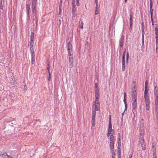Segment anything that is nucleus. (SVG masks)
<instances>
[{
  "instance_id": "obj_48",
  "label": "nucleus",
  "mask_w": 158,
  "mask_h": 158,
  "mask_svg": "<svg viewBox=\"0 0 158 158\" xmlns=\"http://www.w3.org/2000/svg\"><path fill=\"white\" fill-rule=\"evenodd\" d=\"M62 1L61 0L60 1L59 5V8H62Z\"/></svg>"
},
{
  "instance_id": "obj_19",
  "label": "nucleus",
  "mask_w": 158,
  "mask_h": 158,
  "mask_svg": "<svg viewBox=\"0 0 158 158\" xmlns=\"http://www.w3.org/2000/svg\"><path fill=\"white\" fill-rule=\"evenodd\" d=\"M30 5L28 4H26V9L27 12L30 11Z\"/></svg>"
},
{
  "instance_id": "obj_40",
  "label": "nucleus",
  "mask_w": 158,
  "mask_h": 158,
  "mask_svg": "<svg viewBox=\"0 0 158 158\" xmlns=\"http://www.w3.org/2000/svg\"><path fill=\"white\" fill-rule=\"evenodd\" d=\"M30 52H34L33 46H30Z\"/></svg>"
},
{
  "instance_id": "obj_60",
  "label": "nucleus",
  "mask_w": 158,
  "mask_h": 158,
  "mask_svg": "<svg viewBox=\"0 0 158 158\" xmlns=\"http://www.w3.org/2000/svg\"><path fill=\"white\" fill-rule=\"evenodd\" d=\"M158 49V43H156V51Z\"/></svg>"
},
{
  "instance_id": "obj_58",
  "label": "nucleus",
  "mask_w": 158,
  "mask_h": 158,
  "mask_svg": "<svg viewBox=\"0 0 158 158\" xmlns=\"http://www.w3.org/2000/svg\"><path fill=\"white\" fill-rule=\"evenodd\" d=\"M125 65H122L123 71H124L125 69Z\"/></svg>"
},
{
  "instance_id": "obj_43",
  "label": "nucleus",
  "mask_w": 158,
  "mask_h": 158,
  "mask_svg": "<svg viewBox=\"0 0 158 158\" xmlns=\"http://www.w3.org/2000/svg\"><path fill=\"white\" fill-rule=\"evenodd\" d=\"M125 65V58H122V65Z\"/></svg>"
},
{
  "instance_id": "obj_27",
  "label": "nucleus",
  "mask_w": 158,
  "mask_h": 158,
  "mask_svg": "<svg viewBox=\"0 0 158 158\" xmlns=\"http://www.w3.org/2000/svg\"><path fill=\"white\" fill-rule=\"evenodd\" d=\"M156 37H158V29L156 27L155 28Z\"/></svg>"
},
{
  "instance_id": "obj_45",
  "label": "nucleus",
  "mask_w": 158,
  "mask_h": 158,
  "mask_svg": "<svg viewBox=\"0 0 158 158\" xmlns=\"http://www.w3.org/2000/svg\"><path fill=\"white\" fill-rule=\"evenodd\" d=\"M83 23L82 22H81L80 25V27L82 29L83 28Z\"/></svg>"
},
{
  "instance_id": "obj_41",
  "label": "nucleus",
  "mask_w": 158,
  "mask_h": 158,
  "mask_svg": "<svg viewBox=\"0 0 158 158\" xmlns=\"http://www.w3.org/2000/svg\"><path fill=\"white\" fill-rule=\"evenodd\" d=\"M95 119H92L91 120V124L93 126H94L95 124Z\"/></svg>"
},
{
  "instance_id": "obj_10",
  "label": "nucleus",
  "mask_w": 158,
  "mask_h": 158,
  "mask_svg": "<svg viewBox=\"0 0 158 158\" xmlns=\"http://www.w3.org/2000/svg\"><path fill=\"white\" fill-rule=\"evenodd\" d=\"M141 146L142 148V149L143 150H145L146 149V147L145 145V143L143 139L141 142Z\"/></svg>"
},
{
  "instance_id": "obj_52",
  "label": "nucleus",
  "mask_w": 158,
  "mask_h": 158,
  "mask_svg": "<svg viewBox=\"0 0 158 158\" xmlns=\"http://www.w3.org/2000/svg\"><path fill=\"white\" fill-rule=\"evenodd\" d=\"M142 38H144V34H145L144 31H142Z\"/></svg>"
},
{
  "instance_id": "obj_47",
  "label": "nucleus",
  "mask_w": 158,
  "mask_h": 158,
  "mask_svg": "<svg viewBox=\"0 0 158 158\" xmlns=\"http://www.w3.org/2000/svg\"><path fill=\"white\" fill-rule=\"evenodd\" d=\"M35 57H31V63L32 64H34V63L35 62Z\"/></svg>"
},
{
  "instance_id": "obj_64",
  "label": "nucleus",
  "mask_w": 158,
  "mask_h": 158,
  "mask_svg": "<svg viewBox=\"0 0 158 158\" xmlns=\"http://www.w3.org/2000/svg\"><path fill=\"white\" fill-rule=\"evenodd\" d=\"M133 156V155L132 154H131L129 155L128 158H132Z\"/></svg>"
},
{
  "instance_id": "obj_29",
  "label": "nucleus",
  "mask_w": 158,
  "mask_h": 158,
  "mask_svg": "<svg viewBox=\"0 0 158 158\" xmlns=\"http://www.w3.org/2000/svg\"><path fill=\"white\" fill-rule=\"evenodd\" d=\"M112 125H109V127H108V130L114 131V130L112 129Z\"/></svg>"
},
{
  "instance_id": "obj_39",
  "label": "nucleus",
  "mask_w": 158,
  "mask_h": 158,
  "mask_svg": "<svg viewBox=\"0 0 158 158\" xmlns=\"http://www.w3.org/2000/svg\"><path fill=\"white\" fill-rule=\"evenodd\" d=\"M112 131L108 130V132H107V136L108 137H109V136H110V134H111V135L112 134L111 133V132H112Z\"/></svg>"
},
{
  "instance_id": "obj_12",
  "label": "nucleus",
  "mask_w": 158,
  "mask_h": 158,
  "mask_svg": "<svg viewBox=\"0 0 158 158\" xmlns=\"http://www.w3.org/2000/svg\"><path fill=\"white\" fill-rule=\"evenodd\" d=\"M67 46L68 50L73 49V46L70 42H68L67 44Z\"/></svg>"
},
{
  "instance_id": "obj_32",
  "label": "nucleus",
  "mask_w": 158,
  "mask_h": 158,
  "mask_svg": "<svg viewBox=\"0 0 158 158\" xmlns=\"http://www.w3.org/2000/svg\"><path fill=\"white\" fill-rule=\"evenodd\" d=\"M132 102H134V103H137V98H132Z\"/></svg>"
},
{
  "instance_id": "obj_46",
  "label": "nucleus",
  "mask_w": 158,
  "mask_h": 158,
  "mask_svg": "<svg viewBox=\"0 0 158 158\" xmlns=\"http://www.w3.org/2000/svg\"><path fill=\"white\" fill-rule=\"evenodd\" d=\"M95 94H99L98 89H95Z\"/></svg>"
},
{
  "instance_id": "obj_50",
  "label": "nucleus",
  "mask_w": 158,
  "mask_h": 158,
  "mask_svg": "<svg viewBox=\"0 0 158 158\" xmlns=\"http://www.w3.org/2000/svg\"><path fill=\"white\" fill-rule=\"evenodd\" d=\"M125 53H126V50H125V49L123 53L122 58H125Z\"/></svg>"
},
{
  "instance_id": "obj_6",
  "label": "nucleus",
  "mask_w": 158,
  "mask_h": 158,
  "mask_svg": "<svg viewBox=\"0 0 158 158\" xmlns=\"http://www.w3.org/2000/svg\"><path fill=\"white\" fill-rule=\"evenodd\" d=\"M154 93L155 97H158V87L157 86L154 87Z\"/></svg>"
},
{
  "instance_id": "obj_20",
  "label": "nucleus",
  "mask_w": 158,
  "mask_h": 158,
  "mask_svg": "<svg viewBox=\"0 0 158 158\" xmlns=\"http://www.w3.org/2000/svg\"><path fill=\"white\" fill-rule=\"evenodd\" d=\"M145 104H150V100L149 97L144 98Z\"/></svg>"
},
{
  "instance_id": "obj_42",
  "label": "nucleus",
  "mask_w": 158,
  "mask_h": 158,
  "mask_svg": "<svg viewBox=\"0 0 158 158\" xmlns=\"http://www.w3.org/2000/svg\"><path fill=\"white\" fill-rule=\"evenodd\" d=\"M133 24H130V27H129V31L130 32H131V31H132V26Z\"/></svg>"
},
{
  "instance_id": "obj_61",
  "label": "nucleus",
  "mask_w": 158,
  "mask_h": 158,
  "mask_svg": "<svg viewBox=\"0 0 158 158\" xmlns=\"http://www.w3.org/2000/svg\"><path fill=\"white\" fill-rule=\"evenodd\" d=\"M37 0H32V3H37Z\"/></svg>"
},
{
  "instance_id": "obj_11",
  "label": "nucleus",
  "mask_w": 158,
  "mask_h": 158,
  "mask_svg": "<svg viewBox=\"0 0 158 158\" xmlns=\"http://www.w3.org/2000/svg\"><path fill=\"white\" fill-rule=\"evenodd\" d=\"M69 62L70 63V66H72L73 65V56H69Z\"/></svg>"
},
{
  "instance_id": "obj_33",
  "label": "nucleus",
  "mask_w": 158,
  "mask_h": 158,
  "mask_svg": "<svg viewBox=\"0 0 158 158\" xmlns=\"http://www.w3.org/2000/svg\"><path fill=\"white\" fill-rule=\"evenodd\" d=\"M145 88L148 89V81L146 80L145 83Z\"/></svg>"
},
{
  "instance_id": "obj_55",
  "label": "nucleus",
  "mask_w": 158,
  "mask_h": 158,
  "mask_svg": "<svg viewBox=\"0 0 158 158\" xmlns=\"http://www.w3.org/2000/svg\"><path fill=\"white\" fill-rule=\"evenodd\" d=\"M30 46H33L34 42H29Z\"/></svg>"
},
{
  "instance_id": "obj_37",
  "label": "nucleus",
  "mask_w": 158,
  "mask_h": 158,
  "mask_svg": "<svg viewBox=\"0 0 158 158\" xmlns=\"http://www.w3.org/2000/svg\"><path fill=\"white\" fill-rule=\"evenodd\" d=\"M95 99H99V94H95Z\"/></svg>"
},
{
  "instance_id": "obj_28",
  "label": "nucleus",
  "mask_w": 158,
  "mask_h": 158,
  "mask_svg": "<svg viewBox=\"0 0 158 158\" xmlns=\"http://www.w3.org/2000/svg\"><path fill=\"white\" fill-rule=\"evenodd\" d=\"M99 99H95V101L94 102V104H100L99 101Z\"/></svg>"
},
{
  "instance_id": "obj_22",
  "label": "nucleus",
  "mask_w": 158,
  "mask_h": 158,
  "mask_svg": "<svg viewBox=\"0 0 158 158\" xmlns=\"http://www.w3.org/2000/svg\"><path fill=\"white\" fill-rule=\"evenodd\" d=\"M2 155L4 156H3V158H13L12 157L9 156L6 153L2 154Z\"/></svg>"
},
{
  "instance_id": "obj_31",
  "label": "nucleus",
  "mask_w": 158,
  "mask_h": 158,
  "mask_svg": "<svg viewBox=\"0 0 158 158\" xmlns=\"http://www.w3.org/2000/svg\"><path fill=\"white\" fill-rule=\"evenodd\" d=\"M3 5L2 4V0H0V8L1 9H3Z\"/></svg>"
},
{
  "instance_id": "obj_15",
  "label": "nucleus",
  "mask_w": 158,
  "mask_h": 158,
  "mask_svg": "<svg viewBox=\"0 0 158 158\" xmlns=\"http://www.w3.org/2000/svg\"><path fill=\"white\" fill-rule=\"evenodd\" d=\"M132 107L133 110H135L137 108V103H134V102H132Z\"/></svg>"
},
{
  "instance_id": "obj_14",
  "label": "nucleus",
  "mask_w": 158,
  "mask_h": 158,
  "mask_svg": "<svg viewBox=\"0 0 158 158\" xmlns=\"http://www.w3.org/2000/svg\"><path fill=\"white\" fill-rule=\"evenodd\" d=\"M150 12H153V10L152 8L153 6L152 0H150Z\"/></svg>"
},
{
  "instance_id": "obj_8",
  "label": "nucleus",
  "mask_w": 158,
  "mask_h": 158,
  "mask_svg": "<svg viewBox=\"0 0 158 158\" xmlns=\"http://www.w3.org/2000/svg\"><path fill=\"white\" fill-rule=\"evenodd\" d=\"M120 134L119 133L118 134V139L117 143L118 146H121V141H120Z\"/></svg>"
},
{
  "instance_id": "obj_2",
  "label": "nucleus",
  "mask_w": 158,
  "mask_h": 158,
  "mask_svg": "<svg viewBox=\"0 0 158 158\" xmlns=\"http://www.w3.org/2000/svg\"><path fill=\"white\" fill-rule=\"evenodd\" d=\"M123 102L125 104V109L122 114L123 115L125 111L127 110V104L126 94L125 92L123 93Z\"/></svg>"
},
{
  "instance_id": "obj_35",
  "label": "nucleus",
  "mask_w": 158,
  "mask_h": 158,
  "mask_svg": "<svg viewBox=\"0 0 158 158\" xmlns=\"http://www.w3.org/2000/svg\"><path fill=\"white\" fill-rule=\"evenodd\" d=\"M34 33L33 32L31 33L30 39H34Z\"/></svg>"
},
{
  "instance_id": "obj_49",
  "label": "nucleus",
  "mask_w": 158,
  "mask_h": 158,
  "mask_svg": "<svg viewBox=\"0 0 158 158\" xmlns=\"http://www.w3.org/2000/svg\"><path fill=\"white\" fill-rule=\"evenodd\" d=\"M61 12H62V10H61V8H59V15H60L61 14Z\"/></svg>"
},
{
  "instance_id": "obj_53",
  "label": "nucleus",
  "mask_w": 158,
  "mask_h": 158,
  "mask_svg": "<svg viewBox=\"0 0 158 158\" xmlns=\"http://www.w3.org/2000/svg\"><path fill=\"white\" fill-rule=\"evenodd\" d=\"M50 68H47V70H48V75H51V73L49 70Z\"/></svg>"
},
{
  "instance_id": "obj_26",
  "label": "nucleus",
  "mask_w": 158,
  "mask_h": 158,
  "mask_svg": "<svg viewBox=\"0 0 158 158\" xmlns=\"http://www.w3.org/2000/svg\"><path fill=\"white\" fill-rule=\"evenodd\" d=\"M140 134L141 135H142L144 134V129L142 127H141V128H140Z\"/></svg>"
},
{
  "instance_id": "obj_25",
  "label": "nucleus",
  "mask_w": 158,
  "mask_h": 158,
  "mask_svg": "<svg viewBox=\"0 0 158 158\" xmlns=\"http://www.w3.org/2000/svg\"><path fill=\"white\" fill-rule=\"evenodd\" d=\"M96 111L95 110H93L92 112V118H95L96 114Z\"/></svg>"
},
{
  "instance_id": "obj_62",
  "label": "nucleus",
  "mask_w": 158,
  "mask_h": 158,
  "mask_svg": "<svg viewBox=\"0 0 158 158\" xmlns=\"http://www.w3.org/2000/svg\"><path fill=\"white\" fill-rule=\"evenodd\" d=\"M109 125H112L111 124V119H109Z\"/></svg>"
},
{
  "instance_id": "obj_24",
  "label": "nucleus",
  "mask_w": 158,
  "mask_h": 158,
  "mask_svg": "<svg viewBox=\"0 0 158 158\" xmlns=\"http://www.w3.org/2000/svg\"><path fill=\"white\" fill-rule=\"evenodd\" d=\"M145 108L146 110H149L150 108V104H145Z\"/></svg>"
},
{
  "instance_id": "obj_63",
  "label": "nucleus",
  "mask_w": 158,
  "mask_h": 158,
  "mask_svg": "<svg viewBox=\"0 0 158 158\" xmlns=\"http://www.w3.org/2000/svg\"><path fill=\"white\" fill-rule=\"evenodd\" d=\"M98 11H97V10H95V15H98Z\"/></svg>"
},
{
  "instance_id": "obj_54",
  "label": "nucleus",
  "mask_w": 158,
  "mask_h": 158,
  "mask_svg": "<svg viewBox=\"0 0 158 158\" xmlns=\"http://www.w3.org/2000/svg\"><path fill=\"white\" fill-rule=\"evenodd\" d=\"M76 4L77 6H79L80 5L79 0H76Z\"/></svg>"
},
{
  "instance_id": "obj_59",
  "label": "nucleus",
  "mask_w": 158,
  "mask_h": 158,
  "mask_svg": "<svg viewBox=\"0 0 158 158\" xmlns=\"http://www.w3.org/2000/svg\"><path fill=\"white\" fill-rule=\"evenodd\" d=\"M27 16L28 17H30V11L27 12Z\"/></svg>"
},
{
  "instance_id": "obj_17",
  "label": "nucleus",
  "mask_w": 158,
  "mask_h": 158,
  "mask_svg": "<svg viewBox=\"0 0 158 158\" xmlns=\"http://www.w3.org/2000/svg\"><path fill=\"white\" fill-rule=\"evenodd\" d=\"M68 55L69 56H73V49L71 50H69Z\"/></svg>"
},
{
  "instance_id": "obj_18",
  "label": "nucleus",
  "mask_w": 158,
  "mask_h": 158,
  "mask_svg": "<svg viewBox=\"0 0 158 158\" xmlns=\"http://www.w3.org/2000/svg\"><path fill=\"white\" fill-rule=\"evenodd\" d=\"M114 147L112 148H110V152L111 154H112V156H115V153L114 152Z\"/></svg>"
},
{
  "instance_id": "obj_51",
  "label": "nucleus",
  "mask_w": 158,
  "mask_h": 158,
  "mask_svg": "<svg viewBox=\"0 0 158 158\" xmlns=\"http://www.w3.org/2000/svg\"><path fill=\"white\" fill-rule=\"evenodd\" d=\"M31 57H35V55L34 52H31Z\"/></svg>"
},
{
  "instance_id": "obj_4",
  "label": "nucleus",
  "mask_w": 158,
  "mask_h": 158,
  "mask_svg": "<svg viewBox=\"0 0 158 158\" xmlns=\"http://www.w3.org/2000/svg\"><path fill=\"white\" fill-rule=\"evenodd\" d=\"M37 3H32L31 8L32 9V12L33 13H35L36 12V6Z\"/></svg>"
},
{
  "instance_id": "obj_21",
  "label": "nucleus",
  "mask_w": 158,
  "mask_h": 158,
  "mask_svg": "<svg viewBox=\"0 0 158 158\" xmlns=\"http://www.w3.org/2000/svg\"><path fill=\"white\" fill-rule=\"evenodd\" d=\"M150 14H151V18L152 24L153 26L154 25V22H153V12H150Z\"/></svg>"
},
{
  "instance_id": "obj_5",
  "label": "nucleus",
  "mask_w": 158,
  "mask_h": 158,
  "mask_svg": "<svg viewBox=\"0 0 158 158\" xmlns=\"http://www.w3.org/2000/svg\"><path fill=\"white\" fill-rule=\"evenodd\" d=\"M94 109L95 110L98 111L100 109V104H94Z\"/></svg>"
},
{
  "instance_id": "obj_30",
  "label": "nucleus",
  "mask_w": 158,
  "mask_h": 158,
  "mask_svg": "<svg viewBox=\"0 0 158 158\" xmlns=\"http://www.w3.org/2000/svg\"><path fill=\"white\" fill-rule=\"evenodd\" d=\"M156 114L157 118H158V108H155Z\"/></svg>"
},
{
  "instance_id": "obj_9",
  "label": "nucleus",
  "mask_w": 158,
  "mask_h": 158,
  "mask_svg": "<svg viewBox=\"0 0 158 158\" xmlns=\"http://www.w3.org/2000/svg\"><path fill=\"white\" fill-rule=\"evenodd\" d=\"M148 91V89L145 88L144 96V98L149 97Z\"/></svg>"
},
{
  "instance_id": "obj_56",
  "label": "nucleus",
  "mask_w": 158,
  "mask_h": 158,
  "mask_svg": "<svg viewBox=\"0 0 158 158\" xmlns=\"http://www.w3.org/2000/svg\"><path fill=\"white\" fill-rule=\"evenodd\" d=\"M95 89H98V84L97 83H95Z\"/></svg>"
},
{
  "instance_id": "obj_57",
  "label": "nucleus",
  "mask_w": 158,
  "mask_h": 158,
  "mask_svg": "<svg viewBox=\"0 0 158 158\" xmlns=\"http://www.w3.org/2000/svg\"><path fill=\"white\" fill-rule=\"evenodd\" d=\"M152 152L153 153H156V150L155 148H153Z\"/></svg>"
},
{
  "instance_id": "obj_3",
  "label": "nucleus",
  "mask_w": 158,
  "mask_h": 158,
  "mask_svg": "<svg viewBox=\"0 0 158 158\" xmlns=\"http://www.w3.org/2000/svg\"><path fill=\"white\" fill-rule=\"evenodd\" d=\"M124 36L123 35H122L120 39L119 46L120 47L122 48L124 45Z\"/></svg>"
},
{
  "instance_id": "obj_44",
  "label": "nucleus",
  "mask_w": 158,
  "mask_h": 158,
  "mask_svg": "<svg viewBox=\"0 0 158 158\" xmlns=\"http://www.w3.org/2000/svg\"><path fill=\"white\" fill-rule=\"evenodd\" d=\"M142 46H144V38H142Z\"/></svg>"
},
{
  "instance_id": "obj_13",
  "label": "nucleus",
  "mask_w": 158,
  "mask_h": 158,
  "mask_svg": "<svg viewBox=\"0 0 158 158\" xmlns=\"http://www.w3.org/2000/svg\"><path fill=\"white\" fill-rule=\"evenodd\" d=\"M155 108H158V97H156L155 100Z\"/></svg>"
},
{
  "instance_id": "obj_7",
  "label": "nucleus",
  "mask_w": 158,
  "mask_h": 158,
  "mask_svg": "<svg viewBox=\"0 0 158 158\" xmlns=\"http://www.w3.org/2000/svg\"><path fill=\"white\" fill-rule=\"evenodd\" d=\"M133 85L132 87V92H136V82L135 81H134L133 83Z\"/></svg>"
},
{
  "instance_id": "obj_38",
  "label": "nucleus",
  "mask_w": 158,
  "mask_h": 158,
  "mask_svg": "<svg viewBox=\"0 0 158 158\" xmlns=\"http://www.w3.org/2000/svg\"><path fill=\"white\" fill-rule=\"evenodd\" d=\"M47 68H50V62L49 60H47Z\"/></svg>"
},
{
  "instance_id": "obj_16",
  "label": "nucleus",
  "mask_w": 158,
  "mask_h": 158,
  "mask_svg": "<svg viewBox=\"0 0 158 158\" xmlns=\"http://www.w3.org/2000/svg\"><path fill=\"white\" fill-rule=\"evenodd\" d=\"M133 15L132 14H130V24H133Z\"/></svg>"
},
{
  "instance_id": "obj_23",
  "label": "nucleus",
  "mask_w": 158,
  "mask_h": 158,
  "mask_svg": "<svg viewBox=\"0 0 158 158\" xmlns=\"http://www.w3.org/2000/svg\"><path fill=\"white\" fill-rule=\"evenodd\" d=\"M137 98V93L136 92H132V98Z\"/></svg>"
},
{
  "instance_id": "obj_1",
  "label": "nucleus",
  "mask_w": 158,
  "mask_h": 158,
  "mask_svg": "<svg viewBox=\"0 0 158 158\" xmlns=\"http://www.w3.org/2000/svg\"><path fill=\"white\" fill-rule=\"evenodd\" d=\"M110 148L114 147V138L113 134H112L110 135Z\"/></svg>"
},
{
  "instance_id": "obj_36",
  "label": "nucleus",
  "mask_w": 158,
  "mask_h": 158,
  "mask_svg": "<svg viewBox=\"0 0 158 158\" xmlns=\"http://www.w3.org/2000/svg\"><path fill=\"white\" fill-rule=\"evenodd\" d=\"M120 146H118V154H121V149L120 148Z\"/></svg>"
},
{
  "instance_id": "obj_34",
  "label": "nucleus",
  "mask_w": 158,
  "mask_h": 158,
  "mask_svg": "<svg viewBox=\"0 0 158 158\" xmlns=\"http://www.w3.org/2000/svg\"><path fill=\"white\" fill-rule=\"evenodd\" d=\"M77 10L76 8L75 7V6H74L73 7L72 10V12L74 13V12H76Z\"/></svg>"
}]
</instances>
